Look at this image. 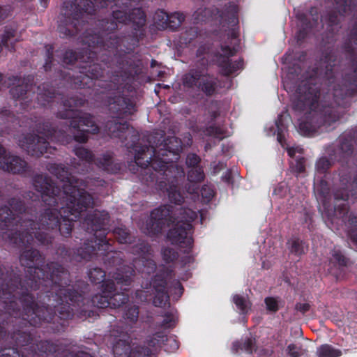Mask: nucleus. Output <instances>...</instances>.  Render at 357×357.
Returning <instances> with one entry per match:
<instances>
[{"instance_id":"nucleus-48","label":"nucleus","mask_w":357,"mask_h":357,"mask_svg":"<svg viewBox=\"0 0 357 357\" xmlns=\"http://www.w3.org/2000/svg\"><path fill=\"white\" fill-rule=\"evenodd\" d=\"M76 357H92L89 354L84 351L79 352Z\"/></svg>"},{"instance_id":"nucleus-52","label":"nucleus","mask_w":357,"mask_h":357,"mask_svg":"<svg viewBox=\"0 0 357 357\" xmlns=\"http://www.w3.org/2000/svg\"><path fill=\"white\" fill-rule=\"evenodd\" d=\"M238 347H239V345H238V342H235L233 344V348L235 351H238Z\"/></svg>"},{"instance_id":"nucleus-31","label":"nucleus","mask_w":357,"mask_h":357,"mask_svg":"<svg viewBox=\"0 0 357 357\" xmlns=\"http://www.w3.org/2000/svg\"><path fill=\"white\" fill-rule=\"evenodd\" d=\"M138 309L135 307L130 308L126 313V318L129 319L130 321L134 322L138 317Z\"/></svg>"},{"instance_id":"nucleus-17","label":"nucleus","mask_w":357,"mask_h":357,"mask_svg":"<svg viewBox=\"0 0 357 357\" xmlns=\"http://www.w3.org/2000/svg\"><path fill=\"white\" fill-rule=\"evenodd\" d=\"M169 296L163 289H156V295L153 299V303L155 306L162 307L167 303Z\"/></svg>"},{"instance_id":"nucleus-21","label":"nucleus","mask_w":357,"mask_h":357,"mask_svg":"<svg viewBox=\"0 0 357 357\" xmlns=\"http://www.w3.org/2000/svg\"><path fill=\"white\" fill-rule=\"evenodd\" d=\"M109 301H111L110 307H119L121 304L126 303L128 300V298L123 294L116 293L114 294L112 296H109Z\"/></svg>"},{"instance_id":"nucleus-37","label":"nucleus","mask_w":357,"mask_h":357,"mask_svg":"<svg viewBox=\"0 0 357 357\" xmlns=\"http://www.w3.org/2000/svg\"><path fill=\"white\" fill-rule=\"evenodd\" d=\"M201 194L203 197L209 199L213 196V191L211 188L204 186L201 190Z\"/></svg>"},{"instance_id":"nucleus-62","label":"nucleus","mask_w":357,"mask_h":357,"mask_svg":"<svg viewBox=\"0 0 357 357\" xmlns=\"http://www.w3.org/2000/svg\"><path fill=\"white\" fill-rule=\"evenodd\" d=\"M204 13H205V15H204V17H205V16H206V13H208V12L206 10H204Z\"/></svg>"},{"instance_id":"nucleus-15","label":"nucleus","mask_w":357,"mask_h":357,"mask_svg":"<svg viewBox=\"0 0 357 357\" xmlns=\"http://www.w3.org/2000/svg\"><path fill=\"white\" fill-rule=\"evenodd\" d=\"M233 301L238 307V309L241 310L243 313H247L250 309V303L247 299V298L244 296L234 295L233 296Z\"/></svg>"},{"instance_id":"nucleus-49","label":"nucleus","mask_w":357,"mask_h":357,"mask_svg":"<svg viewBox=\"0 0 357 357\" xmlns=\"http://www.w3.org/2000/svg\"><path fill=\"white\" fill-rule=\"evenodd\" d=\"M175 289L178 291L179 296L182 294V287L178 282H176Z\"/></svg>"},{"instance_id":"nucleus-12","label":"nucleus","mask_w":357,"mask_h":357,"mask_svg":"<svg viewBox=\"0 0 357 357\" xmlns=\"http://www.w3.org/2000/svg\"><path fill=\"white\" fill-rule=\"evenodd\" d=\"M173 211L169 210V207L163 206L162 208H159L157 209H155L151 213V219L153 220L155 222H159L158 224H160V221L162 220H167V218L171 219L172 214Z\"/></svg>"},{"instance_id":"nucleus-61","label":"nucleus","mask_w":357,"mask_h":357,"mask_svg":"<svg viewBox=\"0 0 357 357\" xmlns=\"http://www.w3.org/2000/svg\"><path fill=\"white\" fill-rule=\"evenodd\" d=\"M11 91H12V93H13V95H15V89H12V90H11Z\"/></svg>"},{"instance_id":"nucleus-32","label":"nucleus","mask_w":357,"mask_h":357,"mask_svg":"<svg viewBox=\"0 0 357 357\" xmlns=\"http://www.w3.org/2000/svg\"><path fill=\"white\" fill-rule=\"evenodd\" d=\"M265 303L268 310L275 312L278 309L277 301L273 298H267L265 299Z\"/></svg>"},{"instance_id":"nucleus-18","label":"nucleus","mask_w":357,"mask_h":357,"mask_svg":"<svg viewBox=\"0 0 357 357\" xmlns=\"http://www.w3.org/2000/svg\"><path fill=\"white\" fill-rule=\"evenodd\" d=\"M108 218V213L106 212H102L101 213H96L93 218L89 219L88 220L91 221V223L95 226L98 225V226L96 227V229H97L98 227H100L102 225H105L107 222Z\"/></svg>"},{"instance_id":"nucleus-4","label":"nucleus","mask_w":357,"mask_h":357,"mask_svg":"<svg viewBox=\"0 0 357 357\" xmlns=\"http://www.w3.org/2000/svg\"><path fill=\"white\" fill-rule=\"evenodd\" d=\"M26 163L20 158L11 155L0 145V168L7 172L19 173L24 170Z\"/></svg>"},{"instance_id":"nucleus-3","label":"nucleus","mask_w":357,"mask_h":357,"mask_svg":"<svg viewBox=\"0 0 357 357\" xmlns=\"http://www.w3.org/2000/svg\"><path fill=\"white\" fill-rule=\"evenodd\" d=\"M73 115L76 116L73 117L70 125L74 128H77L78 131L81 132L80 135L75 134L76 141L84 142L87 139V133H96L98 131L97 126L94 124L91 116L87 114L80 115V112L70 109L64 114H59L62 119L70 118Z\"/></svg>"},{"instance_id":"nucleus-20","label":"nucleus","mask_w":357,"mask_h":357,"mask_svg":"<svg viewBox=\"0 0 357 357\" xmlns=\"http://www.w3.org/2000/svg\"><path fill=\"white\" fill-rule=\"evenodd\" d=\"M200 73H192L186 75L183 79V83L188 86H199V75H201Z\"/></svg>"},{"instance_id":"nucleus-28","label":"nucleus","mask_w":357,"mask_h":357,"mask_svg":"<svg viewBox=\"0 0 357 357\" xmlns=\"http://www.w3.org/2000/svg\"><path fill=\"white\" fill-rule=\"evenodd\" d=\"M75 154L81 159L85 160H92L93 155L92 154L86 149L83 147H78L75 150Z\"/></svg>"},{"instance_id":"nucleus-25","label":"nucleus","mask_w":357,"mask_h":357,"mask_svg":"<svg viewBox=\"0 0 357 357\" xmlns=\"http://www.w3.org/2000/svg\"><path fill=\"white\" fill-rule=\"evenodd\" d=\"M114 234L121 243H126L128 242L129 234L126 228L118 227L114 230Z\"/></svg>"},{"instance_id":"nucleus-51","label":"nucleus","mask_w":357,"mask_h":357,"mask_svg":"<svg viewBox=\"0 0 357 357\" xmlns=\"http://www.w3.org/2000/svg\"><path fill=\"white\" fill-rule=\"evenodd\" d=\"M35 236H36V238L38 239L39 241H40L42 243H45V240H43L42 238V237L40 236V234L39 233H35Z\"/></svg>"},{"instance_id":"nucleus-5","label":"nucleus","mask_w":357,"mask_h":357,"mask_svg":"<svg viewBox=\"0 0 357 357\" xmlns=\"http://www.w3.org/2000/svg\"><path fill=\"white\" fill-rule=\"evenodd\" d=\"M20 145L28 152L37 156L47 152V139H45L43 135L38 136L37 141L32 135L24 137L20 140Z\"/></svg>"},{"instance_id":"nucleus-8","label":"nucleus","mask_w":357,"mask_h":357,"mask_svg":"<svg viewBox=\"0 0 357 357\" xmlns=\"http://www.w3.org/2000/svg\"><path fill=\"white\" fill-rule=\"evenodd\" d=\"M299 93L301 94L298 97V102L296 105L297 107L302 108L310 107V108L314 105L317 101V94L311 91H303L302 89H299Z\"/></svg>"},{"instance_id":"nucleus-6","label":"nucleus","mask_w":357,"mask_h":357,"mask_svg":"<svg viewBox=\"0 0 357 357\" xmlns=\"http://www.w3.org/2000/svg\"><path fill=\"white\" fill-rule=\"evenodd\" d=\"M235 52L234 47L222 46L221 52L217 58V63L222 68V73L230 75L238 68V63H232L229 59Z\"/></svg>"},{"instance_id":"nucleus-10","label":"nucleus","mask_w":357,"mask_h":357,"mask_svg":"<svg viewBox=\"0 0 357 357\" xmlns=\"http://www.w3.org/2000/svg\"><path fill=\"white\" fill-rule=\"evenodd\" d=\"M167 340L166 335L163 333H157L153 335V337L148 340V352L147 355L153 354L160 347L162 342Z\"/></svg>"},{"instance_id":"nucleus-19","label":"nucleus","mask_w":357,"mask_h":357,"mask_svg":"<svg viewBox=\"0 0 357 357\" xmlns=\"http://www.w3.org/2000/svg\"><path fill=\"white\" fill-rule=\"evenodd\" d=\"M203 171L199 167H192L188 172V178L190 182L197 183L204 179Z\"/></svg>"},{"instance_id":"nucleus-47","label":"nucleus","mask_w":357,"mask_h":357,"mask_svg":"<svg viewBox=\"0 0 357 357\" xmlns=\"http://www.w3.org/2000/svg\"><path fill=\"white\" fill-rule=\"evenodd\" d=\"M327 162H328V161H327L326 159H324V158L320 159V160L318 161V162H317V167H318L319 168H320L321 167H324V165L325 164H326Z\"/></svg>"},{"instance_id":"nucleus-44","label":"nucleus","mask_w":357,"mask_h":357,"mask_svg":"<svg viewBox=\"0 0 357 357\" xmlns=\"http://www.w3.org/2000/svg\"><path fill=\"white\" fill-rule=\"evenodd\" d=\"M125 127H126L125 125H122L121 123H114L111 127H109V130H112V132H113L114 136L120 137V135L119 134H114L116 129H117V130L121 129V128L124 129Z\"/></svg>"},{"instance_id":"nucleus-14","label":"nucleus","mask_w":357,"mask_h":357,"mask_svg":"<svg viewBox=\"0 0 357 357\" xmlns=\"http://www.w3.org/2000/svg\"><path fill=\"white\" fill-rule=\"evenodd\" d=\"M128 20L132 21L137 26H140L145 23V15L140 8H135L128 17Z\"/></svg>"},{"instance_id":"nucleus-24","label":"nucleus","mask_w":357,"mask_h":357,"mask_svg":"<svg viewBox=\"0 0 357 357\" xmlns=\"http://www.w3.org/2000/svg\"><path fill=\"white\" fill-rule=\"evenodd\" d=\"M306 250L305 243L300 240H294L291 243V252L296 255H301Z\"/></svg>"},{"instance_id":"nucleus-9","label":"nucleus","mask_w":357,"mask_h":357,"mask_svg":"<svg viewBox=\"0 0 357 357\" xmlns=\"http://www.w3.org/2000/svg\"><path fill=\"white\" fill-rule=\"evenodd\" d=\"M199 88L207 94H211L215 90L214 79L207 75L201 74L199 75Z\"/></svg>"},{"instance_id":"nucleus-41","label":"nucleus","mask_w":357,"mask_h":357,"mask_svg":"<svg viewBox=\"0 0 357 357\" xmlns=\"http://www.w3.org/2000/svg\"><path fill=\"white\" fill-rule=\"evenodd\" d=\"M297 310L300 311L302 313H305L310 310V305L309 303H298L296 306Z\"/></svg>"},{"instance_id":"nucleus-38","label":"nucleus","mask_w":357,"mask_h":357,"mask_svg":"<svg viewBox=\"0 0 357 357\" xmlns=\"http://www.w3.org/2000/svg\"><path fill=\"white\" fill-rule=\"evenodd\" d=\"M8 211L12 213V211L7 208L0 209V219L5 221L6 223H7V221L10 222V220L12 219V218L8 217Z\"/></svg>"},{"instance_id":"nucleus-2","label":"nucleus","mask_w":357,"mask_h":357,"mask_svg":"<svg viewBox=\"0 0 357 357\" xmlns=\"http://www.w3.org/2000/svg\"><path fill=\"white\" fill-rule=\"evenodd\" d=\"M196 218L197 213L189 208L180 211L174 227L170 229L168 233V238L172 243L178 244L183 247L190 246L192 244L190 222Z\"/></svg>"},{"instance_id":"nucleus-63","label":"nucleus","mask_w":357,"mask_h":357,"mask_svg":"<svg viewBox=\"0 0 357 357\" xmlns=\"http://www.w3.org/2000/svg\"><path fill=\"white\" fill-rule=\"evenodd\" d=\"M190 192L193 193V192H196L195 191V190H192V191H190Z\"/></svg>"},{"instance_id":"nucleus-57","label":"nucleus","mask_w":357,"mask_h":357,"mask_svg":"<svg viewBox=\"0 0 357 357\" xmlns=\"http://www.w3.org/2000/svg\"><path fill=\"white\" fill-rule=\"evenodd\" d=\"M168 341L169 342H172L175 344L176 347H177L176 342H175L173 340H169Z\"/></svg>"},{"instance_id":"nucleus-45","label":"nucleus","mask_w":357,"mask_h":357,"mask_svg":"<svg viewBox=\"0 0 357 357\" xmlns=\"http://www.w3.org/2000/svg\"><path fill=\"white\" fill-rule=\"evenodd\" d=\"M3 357H20V354L15 349H9L3 354Z\"/></svg>"},{"instance_id":"nucleus-22","label":"nucleus","mask_w":357,"mask_h":357,"mask_svg":"<svg viewBox=\"0 0 357 357\" xmlns=\"http://www.w3.org/2000/svg\"><path fill=\"white\" fill-rule=\"evenodd\" d=\"M128 269H130V268ZM132 270H128L125 272V275L116 273L114 279L118 284H125L126 285L130 284L131 282V275H132Z\"/></svg>"},{"instance_id":"nucleus-11","label":"nucleus","mask_w":357,"mask_h":357,"mask_svg":"<svg viewBox=\"0 0 357 357\" xmlns=\"http://www.w3.org/2000/svg\"><path fill=\"white\" fill-rule=\"evenodd\" d=\"M317 355L318 357H339L342 355V351L331 345L324 344L317 349Z\"/></svg>"},{"instance_id":"nucleus-39","label":"nucleus","mask_w":357,"mask_h":357,"mask_svg":"<svg viewBox=\"0 0 357 357\" xmlns=\"http://www.w3.org/2000/svg\"><path fill=\"white\" fill-rule=\"evenodd\" d=\"M255 341L252 339H248L243 344L242 349L248 352H252L255 349Z\"/></svg>"},{"instance_id":"nucleus-60","label":"nucleus","mask_w":357,"mask_h":357,"mask_svg":"<svg viewBox=\"0 0 357 357\" xmlns=\"http://www.w3.org/2000/svg\"><path fill=\"white\" fill-rule=\"evenodd\" d=\"M233 36H234L233 40H236V34H235V33H234V34H233Z\"/></svg>"},{"instance_id":"nucleus-34","label":"nucleus","mask_w":357,"mask_h":357,"mask_svg":"<svg viewBox=\"0 0 357 357\" xmlns=\"http://www.w3.org/2000/svg\"><path fill=\"white\" fill-rule=\"evenodd\" d=\"M113 17L119 22H126L128 20L126 13L121 10H114Z\"/></svg>"},{"instance_id":"nucleus-1","label":"nucleus","mask_w":357,"mask_h":357,"mask_svg":"<svg viewBox=\"0 0 357 357\" xmlns=\"http://www.w3.org/2000/svg\"><path fill=\"white\" fill-rule=\"evenodd\" d=\"M50 171L60 180L61 183L59 185L62 187L63 191L58 186L55 187L48 179H43L42 176L36 179L34 186L41 193L43 201L47 205L58 204L59 200L61 204H66L67 207L61 208V211L59 212L60 219L57 215V209L47 208L40 220L38 229H54L60 224L59 231L66 236L72 229L70 222L75 221L82 211L91 206L92 199L84 190L77 188V183L74 184L71 181L68 171L62 165L51 166Z\"/></svg>"},{"instance_id":"nucleus-58","label":"nucleus","mask_w":357,"mask_h":357,"mask_svg":"<svg viewBox=\"0 0 357 357\" xmlns=\"http://www.w3.org/2000/svg\"><path fill=\"white\" fill-rule=\"evenodd\" d=\"M140 263V261H135V266H138V264Z\"/></svg>"},{"instance_id":"nucleus-33","label":"nucleus","mask_w":357,"mask_h":357,"mask_svg":"<svg viewBox=\"0 0 357 357\" xmlns=\"http://www.w3.org/2000/svg\"><path fill=\"white\" fill-rule=\"evenodd\" d=\"M155 269V264L152 260L148 259L146 261V264L144 265V268L142 270V272H145L147 274H151L154 272Z\"/></svg>"},{"instance_id":"nucleus-26","label":"nucleus","mask_w":357,"mask_h":357,"mask_svg":"<svg viewBox=\"0 0 357 357\" xmlns=\"http://www.w3.org/2000/svg\"><path fill=\"white\" fill-rule=\"evenodd\" d=\"M89 278L96 283H99L105 278V273L100 268H95L89 273Z\"/></svg>"},{"instance_id":"nucleus-13","label":"nucleus","mask_w":357,"mask_h":357,"mask_svg":"<svg viewBox=\"0 0 357 357\" xmlns=\"http://www.w3.org/2000/svg\"><path fill=\"white\" fill-rule=\"evenodd\" d=\"M130 347L125 341L119 340L113 347L115 357H129Z\"/></svg>"},{"instance_id":"nucleus-16","label":"nucleus","mask_w":357,"mask_h":357,"mask_svg":"<svg viewBox=\"0 0 357 357\" xmlns=\"http://www.w3.org/2000/svg\"><path fill=\"white\" fill-rule=\"evenodd\" d=\"M184 20V16L179 13H175L171 15H167L166 22L172 29L179 26Z\"/></svg>"},{"instance_id":"nucleus-59","label":"nucleus","mask_w":357,"mask_h":357,"mask_svg":"<svg viewBox=\"0 0 357 357\" xmlns=\"http://www.w3.org/2000/svg\"><path fill=\"white\" fill-rule=\"evenodd\" d=\"M151 165L153 166V168H156L155 166V162H152Z\"/></svg>"},{"instance_id":"nucleus-43","label":"nucleus","mask_w":357,"mask_h":357,"mask_svg":"<svg viewBox=\"0 0 357 357\" xmlns=\"http://www.w3.org/2000/svg\"><path fill=\"white\" fill-rule=\"evenodd\" d=\"M295 168L298 172H302L305 170L304 159L303 158H300L299 160H296V164Z\"/></svg>"},{"instance_id":"nucleus-40","label":"nucleus","mask_w":357,"mask_h":357,"mask_svg":"<svg viewBox=\"0 0 357 357\" xmlns=\"http://www.w3.org/2000/svg\"><path fill=\"white\" fill-rule=\"evenodd\" d=\"M199 159L196 155L191 154L188 156L186 163L189 166L194 167L195 165H196L199 163Z\"/></svg>"},{"instance_id":"nucleus-29","label":"nucleus","mask_w":357,"mask_h":357,"mask_svg":"<svg viewBox=\"0 0 357 357\" xmlns=\"http://www.w3.org/2000/svg\"><path fill=\"white\" fill-rule=\"evenodd\" d=\"M169 198L171 202L175 204H181L183 201V197L181 196L180 192L176 189H172L169 192Z\"/></svg>"},{"instance_id":"nucleus-36","label":"nucleus","mask_w":357,"mask_h":357,"mask_svg":"<svg viewBox=\"0 0 357 357\" xmlns=\"http://www.w3.org/2000/svg\"><path fill=\"white\" fill-rule=\"evenodd\" d=\"M162 256L165 261H172L175 257V253L171 249H165L162 252Z\"/></svg>"},{"instance_id":"nucleus-35","label":"nucleus","mask_w":357,"mask_h":357,"mask_svg":"<svg viewBox=\"0 0 357 357\" xmlns=\"http://www.w3.org/2000/svg\"><path fill=\"white\" fill-rule=\"evenodd\" d=\"M331 261L333 263H337L339 264H342L344 261V257L342 255L340 252L334 250L332 253Z\"/></svg>"},{"instance_id":"nucleus-42","label":"nucleus","mask_w":357,"mask_h":357,"mask_svg":"<svg viewBox=\"0 0 357 357\" xmlns=\"http://www.w3.org/2000/svg\"><path fill=\"white\" fill-rule=\"evenodd\" d=\"M14 36L13 31L6 32V34L3 36L2 42L6 45L8 47H9L8 42L10 40V38Z\"/></svg>"},{"instance_id":"nucleus-7","label":"nucleus","mask_w":357,"mask_h":357,"mask_svg":"<svg viewBox=\"0 0 357 357\" xmlns=\"http://www.w3.org/2000/svg\"><path fill=\"white\" fill-rule=\"evenodd\" d=\"M113 282L107 284L103 291L104 295H98L93 298V303L96 305L98 307L105 308L110 306L111 301H109V294L111 293V289H113Z\"/></svg>"},{"instance_id":"nucleus-53","label":"nucleus","mask_w":357,"mask_h":357,"mask_svg":"<svg viewBox=\"0 0 357 357\" xmlns=\"http://www.w3.org/2000/svg\"><path fill=\"white\" fill-rule=\"evenodd\" d=\"M66 56H67V55H68V54H70V56H72V57L75 58L74 53H73V52H71V51H70V52H67L66 53Z\"/></svg>"},{"instance_id":"nucleus-46","label":"nucleus","mask_w":357,"mask_h":357,"mask_svg":"<svg viewBox=\"0 0 357 357\" xmlns=\"http://www.w3.org/2000/svg\"><path fill=\"white\" fill-rule=\"evenodd\" d=\"M287 149L288 154L290 157H293L296 151H300L301 150V149H300L298 147H296V148L291 147V148H287Z\"/></svg>"},{"instance_id":"nucleus-64","label":"nucleus","mask_w":357,"mask_h":357,"mask_svg":"<svg viewBox=\"0 0 357 357\" xmlns=\"http://www.w3.org/2000/svg\"><path fill=\"white\" fill-rule=\"evenodd\" d=\"M179 150L178 147H176V151H178Z\"/></svg>"},{"instance_id":"nucleus-54","label":"nucleus","mask_w":357,"mask_h":357,"mask_svg":"<svg viewBox=\"0 0 357 357\" xmlns=\"http://www.w3.org/2000/svg\"><path fill=\"white\" fill-rule=\"evenodd\" d=\"M26 257V255H22L21 256V257H20V261H21V263H22V264H24V257Z\"/></svg>"},{"instance_id":"nucleus-27","label":"nucleus","mask_w":357,"mask_h":357,"mask_svg":"<svg viewBox=\"0 0 357 357\" xmlns=\"http://www.w3.org/2000/svg\"><path fill=\"white\" fill-rule=\"evenodd\" d=\"M299 130L301 133L304 135H311L316 132V129L308 122H301L299 124Z\"/></svg>"},{"instance_id":"nucleus-50","label":"nucleus","mask_w":357,"mask_h":357,"mask_svg":"<svg viewBox=\"0 0 357 357\" xmlns=\"http://www.w3.org/2000/svg\"><path fill=\"white\" fill-rule=\"evenodd\" d=\"M199 14H200V13H199V12H198V11H197V12L195 13V15H196V17H195V20H197V21L203 20H204V17H200V16H199Z\"/></svg>"},{"instance_id":"nucleus-23","label":"nucleus","mask_w":357,"mask_h":357,"mask_svg":"<svg viewBox=\"0 0 357 357\" xmlns=\"http://www.w3.org/2000/svg\"><path fill=\"white\" fill-rule=\"evenodd\" d=\"M305 352V349L295 344H290L287 347V354L291 357H299L304 354Z\"/></svg>"},{"instance_id":"nucleus-56","label":"nucleus","mask_w":357,"mask_h":357,"mask_svg":"<svg viewBox=\"0 0 357 357\" xmlns=\"http://www.w3.org/2000/svg\"><path fill=\"white\" fill-rule=\"evenodd\" d=\"M11 240H12V241L13 240V241H14V243H17V238H15V237H12V238H11Z\"/></svg>"},{"instance_id":"nucleus-30","label":"nucleus","mask_w":357,"mask_h":357,"mask_svg":"<svg viewBox=\"0 0 357 357\" xmlns=\"http://www.w3.org/2000/svg\"><path fill=\"white\" fill-rule=\"evenodd\" d=\"M281 119H280L276 122V126L278 128V140L281 144V145L284 147V144H283V139H284V135L283 133L284 130H285V128L283 127V126L281 124Z\"/></svg>"},{"instance_id":"nucleus-55","label":"nucleus","mask_w":357,"mask_h":357,"mask_svg":"<svg viewBox=\"0 0 357 357\" xmlns=\"http://www.w3.org/2000/svg\"><path fill=\"white\" fill-rule=\"evenodd\" d=\"M19 236H20V241L24 243L25 241L24 236H21L20 234H19Z\"/></svg>"}]
</instances>
